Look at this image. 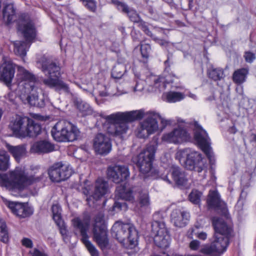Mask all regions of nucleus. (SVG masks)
Listing matches in <instances>:
<instances>
[{"instance_id":"nucleus-33","label":"nucleus","mask_w":256,"mask_h":256,"mask_svg":"<svg viewBox=\"0 0 256 256\" xmlns=\"http://www.w3.org/2000/svg\"><path fill=\"white\" fill-rule=\"evenodd\" d=\"M116 196L118 198L128 201H132L134 200L132 191L126 188L124 186H118L116 188Z\"/></svg>"},{"instance_id":"nucleus-32","label":"nucleus","mask_w":256,"mask_h":256,"mask_svg":"<svg viewBox=\"0 0 256 256\" xmlns=\"http://www.w3.org/2000/svg\"><path fill=\"white\" fill-rule=\"evenodd\" d=\"M16 9L12 4H6L2 9V15L6 20L8 24L12 23L15 20Z\"/></svg>"},{"instance_id":"nucleus-54","label":"nucleus","mask_w":256,"mask_h":256,"mask_svg":"<svg viewBox=\"0 0 256 256\" xmlns=\"http://www.w3.org/2000/svg\"><path fill=\"white\" fill-rule=\"evenodd\" d=\"M22 243L24 246L28 248H32L33 246V243L32 240L28 238H24L22 240Z\"/></svg>"},{"instance_id":"nucleus-56","label":"nucleus","mask_w":256,"mask_h":256,"mask_svg":"<svg viewBox=\"0 0 256 256\" xmlns=\"http://www.w3.org/2000/svg\"><path fill=\"white\" fill-rule=\"evenodd\" d=\"M53 215V219L56 224L60 226L62 224H64V222L62 220L61 214H54Z\"/></svg>"},{"instance_id":"nucleus-52","label":"nucleus","mask_w":256,"mask_h":256,"mask_svg":"<svg viewBox=\"0 0 256 256\" xmlns=\"http://www.w3.org/2000/svg\"><path fill=\"white\" fill-rule=\"evenodd\" d=\"M144 88V82L140 80L136 82V84L135 86L134 87V92H141Z\"/></svg>"},{"instance_id":"nucleus-12","label":"nucleus","mask_w":256,"mask_h":256,"mask_svg":"<svg viewBox=\"0 0 256 256\" xmlns=\"http://www.w3.org/2000/svg\"><path fill=\"white\" fill-rule=\"evenodd\" d=\"M152 234L154 236L155 244L162 248L169 246L170 236L162 220H154L152 222Z\"/></svg>"},{"instance_id":"nucleus-5","label":"nucleus","mask_w":256,"mask_h":256,"mask_svg":"<svg viewBox=\"0 0 256 256\" xmlns=\"http://www.w3.org/2000/svg\"><path fill=\"white\" fill-rule=\"evenodd\" d=\"M176 158L187 170L198 173L206 171V160L198 152L185 148L178 150L176 153Z\"/></svg>"},{"instance_id":"nucleus-55","label":"nucleus","mask_w":256,"mask_h":256,"mask_svg":"<svg viewBox=\"0 0 256 256\" xmlns=\"http://www.w3.org/2000/svg\"><path fill=\"white\" fill-rule=\"evenodd\" d=\"M200 246V242L198 240H193L190 243V248L191 250H198Z\"/></svg>"},{"instance_id":"nucleus-43","label":"nucleus","mask_w":256,"mask_h":256,"mask_svg":"<svg viewBox=\"0 0 256 256\" xmlns=\"http://www.w3.org/2000/svg\"><path fill=\"white\" fill-rule=\"evenodd\" d=\"M200 251L202 254L208 256H220V254L216 252V249L212 244L210 245L204 246Z\"/></svg>"},{"instance_id":"nucleus-14","label":"nucleus","mask_w":256,"mask_h":256,"mask_svg":"<svg viewBox=\"0 0 256 256\" xmlns=\"http://www.w3.org/2000/svg\"><path fill=\"white\" fill-rule=\"evenodd\" d=\"M146 116V119L141 123L140 128L138 130V136L139 138H145L156 132L158 128L157 121L158 117H160L158 114L153 112L145 113L143 118Z\"/></svg>"},{"instance_id":"nucleus-49","label":"nucleus","mask_w":256,"mask_h":256,"mask_svg":"<svg viewBox=\"0 0 256 256\" xmlns=\"http://www.w3.org/2000/svg\"><path fill=\"white\" fill-rule=\"evenodd\" d=\"M139 204L140 206H146L149 204V197L147 192L140 194Z\"/></svg>"},{"instance_id":"nucleus-18","label":"nucleus","mask_w":256,"mask_h":256,"mask_svg":"<svg viewBox=\"0 0 256 256\" xmlns=\"http://www.w3.org/2000/svg\"><path fill=\"white\" fill-rule=\"evenodd\" d=\"M30 118L27 116H17L14 120H12L9 128L13 132L14 134L18 138L26 137V128Z\"/></svg>"},{"instance_id":"nucleus-34","label":"nucleus","mask_w":256,"mask_h":256,"mask_svg":"<svg viewBox=\"0 0 256 256\" xmlns=\"http://www.w3.org/2000/svg\"><path fill=\"white\" fill-rule=\"evenodd\" d=\"M62 168V162L54 164L48 170V174L50 180L56 182H59L60 168Z\"/></svg>"},{"instance_id":"nucleus-61","label":"nucleus","mask_w":256,"mask_h":256,"mask_svg":"<svg viewBox=\"0 0 256 256\" xmlns=\"http://www.w3.org/2000/svg\"><path fill=\"white\" fill-rule=\"evenodd\" d=\"M196 236L200 240H205L207 238V234L204 232L198 233Z\"/></svg>"},{"instance_id":"nucleus-63","label":"nucleus","mask_w":256,"mask_h":256,"mask_svg":"<svg viewBox=\"0 0 256 256\" xmlns=\"http://www.w3.org/2000/svg\"><path fill=\"white\" fill-rule=\"evenodd\" d=\"M158 118L160 119L161 120V123H162V125L161 130H162V129H164L166 126L167 125L168 121L166 120H165L161 118L160 116V117H158Z\"/></svg>"},{"instance_id":"nucleus-27","label":"nucleus","mask_w":256,"mask_h":256,"mask_svg":"<svg viewBox=\"0 0 256 256\" xmlns=\"http://www.w3.org/2000/svg\"><path fill=\"white\" fill-rule=\"evenodd\" d=\"M207 204L208 208L223 209L225 210L224 204L222 202L220 196L217 191H210L207 200Z\"/></svg>"},{"instance_id":"nucleus-15","label":"nucleus","mask_w":256,"mask_h":256,"mask_svg":"<svg viewBox=\"0 0 256 256\" xmlns=\"http://www.w3.org/2000/svg\"><path fill=\"white\" fill-rule=\"evenodd\" d=\"M38 66L47 78H59L60 76V67L58 62L54 61L45 56L38 61Z\"/></svg>"},{"instance_id":"nucleus-57","label":"nucleus","mask_w":256,"mask_h":256,"mask_svg":"<svg viewBox=\"0 0 256 256\" xmlns=\"http://www.w3.org/2000/svg\"><path fill=\"white\" fill-rule=\"evenodd\" d=\"M30 253L32 256H48L47 254L44 252H41L36 248L34 250L33 252H30Z\"/></svg>"},{"instance_id":"nucleus-30","label":"nucleus","mask_w":256,"mask_h":256,"mask_svg":"<svg viewBox=\"0 0 256 256\" xmlns=\"http://www.w3.org/2000/svg\"><path fill=\"white\" fill-rule=\"evenodd\" d=\"M74 106L82 116L91 115L93 114V109L90 105L80 98L78 97L74 98Z\"/></svg>"},{"instance_id":"nucleus-7","label":"nucleus","mask_w":256,"mask_h":256,"mask_svg":"<svg viewBox=\"0 0 256 256\" xmlns=\"http://www.w3.org/2000/svg\"><path fill=\"white\" fill-rule=\"evenodd\" d=\"M52 136L57 142H73L78 139L80 132L71 122L60 120L56 124L51 130Z\"/></svg>"},{"instance_id":"nucleus-64","label":"nucleus","mask_w":256,"mask_h":256,"mask_svg":"<svg viewBox=\"0 0 256 256\" xmlns=\"http://www.w3.org/2000/svg\"><path fill=\"white\" fill-rule=\"evenodd\" d=\"M229 132L231 134H235L236 132V129L234 126H232L229 128Z\"/></svg>"},{"instance_id":"nucleus-3","label":"nucleus","mask_w":256,"mask_h":256,"mask_svg":"<svg viewBox=\"0 0 256 256\" xmlns=\"http://www.w3.org/2000/svg\"><path fill=\"white\" fill-rule=\"evenodd\" d=\"M18 30L23 35L26 41H16L14 43V51L16 54L24 57L30 43L36 38V32L33 22L26 14L21 15L18 22Z\"/></svg>"},{"instance_id":"nucleus-20","label":"nucleus","mask_w":256,"mask_h":256,"mask_svg":"<svg viewBox=\"0 0 256 256\" xmlns=\"http://www.w3.org/2000/svg\"><path fill=\"white\" fill-rule=\"evenodd\" d=\"M18 79L20 82H24L26 88L28 90L34 91L35 88V85L38 82V78L32 72L25 69L22 66L18 67Z\"/></svg>"},{"instance_id":"nucleus-39","label":"nucleus","mask_w":256,"mask_h":256,"mask_svg":"<svg viewBox=\"0 0 256 256\" xmlns=\"http://www.w3.org/2000/svg\"><path fill=\"white\" fill-rule=\"evenodd\" d=\"M166 100L169 102H176L184 99L185 96L180 92H169L166 94Z\"/></svg>"},{"instance_id":"nucleus-31","label":"nucleus","mask_w":256,"mask_h":256,"mask_svg":"<svg viewBox=\"0 0 256 256\" xmlns=\"http://www.w3.org/2000/svg\"><path fill=\"white\" fill-rule=\"evenodd\" d=\"M28 122L26 128V137L35 138L41 133V124L37 121L30 118Z\"/></svg>"},{"instance_id":"nucleus-10","label":"nucleus","mask_w":256,"mask_h":256,"mask_svg":"<svg viewBox=\"0 0 256 256\" xmlns=\"http://www.w3.org/2000/svg\"><path fill=\"white\" fill-rule=\"evenodd\" d=\"M194 140L206 156L212 168V166L215 164V158L212 148L210 146V139L206 131L197 122H194Z\"/></svg>"},{"instance_id":"nucleus-50","label":"nucleus","mask_w":256,"mask_h":256,"mask_svg":"<svg viewBox=\"0 0 256 256\" xmlns=\"http://www.w3.org/2000/svg\"><path fill=\"white\" fill-rule=\"evenodd\" d=\"M172 54L170 52L167 54V60L164 62V64L165 66V71L168 72L170 70V64H172Z\"/></svg>"},{"instance_id":"nucleus-25","label":"nucleus","mask_w":256,"mask_h":256,"mask_svg":"<svg viewBox=\"0 0 256 256\" xmlns=\"http://www.w3.org/2000/svg\"><path fill=\"white\" fill-rule=\"evenodd\" d=\"M15 73V66L12 63L6 64L2 67L0 80L8 86L11 85Z\"/></svg>"},{"instance_id":"nucleus-16","label":"nucleus","mask_w":256,"mask_h":256,"mask_svg":"<svg viewBox=\"0 0 256 256\" xmlns=\"http://www.w3.org/2000/svg\"><path fill=\"white\" fill-rule=\"evenodd\" d=\"M112 142L106 135L98 133L93 139V148L96 154L106 156L112 150Z\"/></svg>"},{"instance_id":"nucleus-38","label":"nucleus","mask_w":256,"mask_h":256,"mask_svg":"<svg viewBox=\"0 0 256 256\" xmlns=\"http://www.w3.org/2000/svg\"><path fill=\"white\" fill-rule=\"evenodd\" d=\"M0 240L6 244L9 240L8 232L4 220L0 218Z\"/></svg>"},{"instance_id":"nucleus-1","label":"nucleus","mask_w":256,"mask_h":256,"mask_svg":"<svg viewBox=\"0 0 256 256\" xmlns=\"http://www.w3.org/2000/svg\"><path fill=\"white\" fill-rule=\"evenodd\" d=\"M144 116V110H142L126 112H118L108 116L106 119L110 124L107 132L114 136L122 138V135L128 130V122L142 120Z\"/></svg>"},{"instance_id":"nucleus-2","label":"nucleus","mask_w":256,"mask_h":256,"mask_svg":"<svg viewBox=\"0 0 256 256\" xmlns=\"http://www.w3.org/2000/svg\"><path fill=\"white\" fill-rule=\"evenodd\" d=\"M43 174L38 176H26L24 170L16 168L8 174H0V185L9 190H23L26 186L42 180Z\"/></svg>"},{"instance_id":"nucleus-23","label":"nucleus","mask_w":256,"mask_h":256,"mask_svg":"<svg viewBox=\"0 0 256 256\" xmlns=\"http://www.w3.org/2000/svg\"><path fill=\"white\" fill-rule=\"evenodd\" d=\"M21 99L24 104H28L31 106H34L40 108H44L46 105V97L44 94L38 95L37 92L30 93L26 96H21Z\"/></svg>"},{"instance_id":"nucleus-24","label":"nucleus","mask_w":256,"mask_h":256,"mask_svg":"<svg viewBox=\"0 0 256 256\" xmlns=\"http://www.w3.org/2000/svg\"><path fill=\"white\" fill-rule=\"evenodd\" d=\"M8 207L14 214L20 218L28 217L33 214V210L22 203L10 202Z\"/></svg>"},{"instance_id":"nucleus-26","label":"nucleus","mask_w":256,"mask_h":256,"mask_svg":"<svg viewBox=\"0 0 256 256\" xmlns=\"http://www.w3.org/2000/svg\"><path fill=\"white\" fill-rule=\"evenodd\" d=\"M54 148V146L48 141L42 140L34 142L30 150L32 152L34 153L46 154L52 152Z\"/></svg>"},{"instance_id":"nucleus-37","label":"nucleus","mask_w":256,"mask_h":256,"mask_svg":"<svg viewBox=\"0 0 256 256\" xmlns=\"http://www.w3.org/2000/svg\"><path fill=\"white\" fill-rule=\"evenodd\" d=\"M248 73V70L244 68L236 70L232 76L233 81L237 84L244 82Z\"/></svg>"},{"instance_id":"nucleus-40","label":"nucleus","mask_w":256,"mask_h":256,"mask_svg":"<svg viewBox=\"0 0 256 256\" xmlns=\"http://www.w3.org/2000/svg\"><path fill=\"white\" fill-rule=\"evenodd\" d=\"M60 172V177L59 176V182L66 180L72 174V170L70 168L69 165L64 164L62 162Z\"/></svg>"},{"instance_id":"nucleus-9","label":"nucleus","mask_w":256,"mask_h":256,"mask_svg":"<svg viewBox=\"0 0 256 256\" xmlns=\"http://www.w3.org/2000/svg\"><path fill=\"white\" fill-rule=\"evenodd\" d=\"M90 220V216L85 214L82 219L80 217H76L72 219V224L74 228L80 231L82 236V240L84 244L92 256H98V252L94 244L88 240V230Z\"/></svg>"},{"instance_id":"nucleus-58","label":"nucleus","mask_w":256,"mask_h":256,"mask_svg":"<svg viewBox=\"0 0 256 256\" xmlns=\"http://www.w3.org/2000/svg\"><path fill=\"white\" fill-rule=\"evenodd\" d=\"M52 214H61V208L58 204H53L52 207Z\"/></svg>"},{"instance_id":"nucleus-48","label":"nucleus","mask_w":256,"mask_h":256,"mask_svg":"<svg viewBox=\"0 0 256 256\" xmlns=\"http://www.w3.org/2000/svg\"><path fill=\"white\" fill-rule=\"evenodd\" d=\"M151 51V46L149 44H140V52L142 57L147 59Z\"/></svg>"},{"instance_id":"nucleus-59","label":"nucleus","mask_w":256,"mask_h":256,"mask_svg":"<svg viewBox=\"0 0 256 256\" xmlns=\"http://www.w3.org/2000/svg\"><path fill=\"white\" fill-rule=\"evenodd\" d=\"M59 228H60V234L62 236H66L67 230L66 228V226L64 224H64H62L60 225V226H59Z\"/></svg>"},{"instance_id":"nucleus-4","label":"nucleus","mask_w":256,"mask_h":256,"mask_svg":"<svg viewBox=\"0 0 256 256\" xmlns=\"http://www.w3.org/2000/svg\"><path fill=\"white\" fill-rule=\"evenodd\" d=\"M212 226L214 230V240L211 243L216 252L221 256L226 250L232 236V229L222 218H214Z\"/></svg>"},{"instance_id":"nucleus-46","label":"nucleus","mask_w":256,"mask_h":256,"mask_svg":"<svg viewBox=\"0 0 256 256\" xmlns=\"http://www.w3.org/2000/svg\"><path fill=\"white\" fill-rule=\"evenodd\" d=\"M84 6L90 12H95L96 10V2L95 0H80Z\"/></svg>"},{"instance_id":"nucleus-35","label":"nucleus","mask_w":256,"mask_h":256,"mask_svg":"<svg viewBox=\"0 0 256 256\" xmlns=\"http://www.w3.org/2000/svg\"><path fill=\"white\" fill-rule=\"evenodd\" d=\"M6 147L9 152L17 161L19 160L26 154V150L24 146H12L7 144Z\"/></svg>"},{"instance_id":"nucleus-42","label":"nucleus","mask_w":256,"mask_h":256,"mask_svg":"<svg viewBox=\"0 0 256 256\" xmlns=\"http://www.w3.org/2000/svg\"><path fill=\"white\" fill-rule=\"evenodd\" d=\"M144 33L148 36L150 37L157 44H158L162 47H167L170 43L169 42L165 40L160 39L156 36L154 34L152 33V32L150 30V28H148V31H146Z\"/></svg>"},{"instance_id":"nucleus-28","label":"nucleus","mask_w":256,"mask_h":256,"mask_svg":"<svg viewBox=\"0 0 256 256\" xmlns=\"http://www.w3.org/2000/svg\"><path fill=\"white\" fill-rule=\"evenodd\" d=\"M170 172L176 184L178 186H184L187 182L185 172L178 166L172 165Z\"/></svg>"},{"instance_id":"nucleus-62","label":"nucleus","mask_w":256,"mask_h":256,"mask_svg":"<svg viewBox=\"0 0 256 256\" xmlns=\"http://www.w3.org/2000/svg\"><path fill=\"white\" fill-rule=\"evenodd\" d=\"M6 98L10 102H14V94L12 92H10L8 94Z\"/></svg>"},{"instance_id":"nucleus-8","label":"nucleus","mask_w":256,"mask_h":256,"mask_svg":"<svg viewBox=\"0 0 256 256\" xmlns=\"http://www.w3.org/2000/svg\"><path fill=\"white\" fill-rule=\"evenodd\" d=\"M104 218V214L98 212L94 218L92 230L94 240L102 251L110 248L108 232Z\"/></svg>"},{"instance_id":"nucleus-17","label":"nucleus","mask_w":256,"mask_h":256,"mask_svg":"<svg viewBox=\"0 0 256 256\" xmlns=\"http://www.w3.org/2000/svg\"><path fill=\"white\" fill-rule=\"evenodd\" d=\"M107 176L109 180L114 183L120 184L129 178L130 172L126 166L115 165L108 168Z\"/></svg>"},{"instance_id":"nucleus-47","label":"nucleus","mask_w":256,"mask_h":256,"mask_svg":"<svg viewBox=\"0 0 256 256\" xmlns=\"http://www.w3.org/2000/svg\"><path fill=\"white\" fill-rule=\"evenodd\" d=\"M166 84L165 78L163 77H159L154 80V86L158 88L159 90H164L166 88Z\"/></svg>"},{"instance_id":"nucleus-45","label":"nucleus","mask_w":256,"mask_h":256,"mask_svg":"<svg viewBox=\"0 0 256 256\" xmlns=\"http://www.w3.org/2000/svg\"><path fill=\"white\" fill-rule=\"evenodd\" d=\"M202 193L197 190H192L188 196L189 200L194 204L200 203Z\"/></svg>"},{"instance_id":"nucleus-51","label":"nucleus","mask_w":256,"mask_h":256,"mask_svg":"<svg viewBox=\"0 0 256 256\" xmlns=\"http://www.w3.org/2000/svg\"><path fill=\"white\" fill-rule=\"evenodd\" d=\"M246 61L247 62L251 63L256 58V56L254 54L250 52H244V56Z\"/></svg>"},{"instance_id":"nucleus-19","label":"nucleus","mask_w":256,"mask_h":256,"mask_svg":"<svg viewBox=\"0 0 256 256\" xmlns=\"http://www.w3.org/2000/svg\"><path fill=\"white\" fill-rule=\"evenodd\" d=\"M108 188V183L102 178H98L96 182L94 192H90V186H88L82 188V193L86 196H90L87 200H90L92 198L98 200L106 193Z\"/></svg>"},{"instance_id":"nucleus-41","label":"nucleus","mask_w":256,"mask_h":256,"mask_svg":"<svg viewBox=\"0 0 256 256\" xmlns=\"http://www.w3.org/2000/svg\"><path fill=\"white\" fill-rule=\"evenodd\" d=\"M126 72V68L124 65L120 64L114 66L112 72V76L115 79L120 78Z\"/></svg>"},{"instance_id":"nucleus-11","label":"nucleus","mask_w":256,"mask_h":256,"mask_svg":"<svg viewBox=\"0 0 256 256\" xmlns=\"http://www.w3.org/2000/svg\"><path fill=\"white\" fill-rule=\"evenodd\" d=\"M156 151L155 146L148 145L140 154L132 157V162L136 166L141 173L147 174L152 168Z\"/></svg>"},{"instance_id":"nucleus-36","label":"nucleus","mask_w":256,"mask_h":256,"mask_svg":"<svg viewBox=\"0 0 256 256\" xmlns=\"http://www.w3.org/2000/svg\"><path fill=\"white\" fill-rule=\"evenodd\" d=\"M207 75L210 79L215 82L220 80L224 78V72L222 68H215L213 66L208 69Z\"/></svg>"},{"instance_id":"nucleus-21","label":"nucleus","mask_w":256,"mask_h":256,"mask_svg":"<svg viewBox=\"0 0 256 256\" xmlns=\"http://www.w3.org/2000/svg\"><path fill=\"white\" fill-rule=\"evenodd\" d=\"M190 138V134L186 129L179 128L164 134L162 139L168 142L180 144L184 141L188 140Z\"/></svg>"},{"instance_id":"nucleus-44","label":"nucleus","mask_w":256,"mask_h":256,"mask_svg":"<svg viewBox=\"0 0 256 256\" xmlns=\"http://www.w3.org/2000/svg\"><path fill=\"white\" fill-rule=\"evenodd\" d=\"M9 156L6 154H0V170H6L9 168Z\"/></svg>"},{"instance_id":"nucleus-13","label":"nucleus","mask_w":256,"mask_h":256,"mask_svg":"<svg viewBox=\"0 0 256 256\" xmlns=\"http://www.w3.org/2000/svg\"><path fill=\"white\" fill-rule=\"evenodd\" d=\"M114 4L116 5L117 8L119 10L127 14V16L131 22L137 24L138 26L144 32L146 31H148V28H150L149 26H152L153 29L156 30L158 31L162 30L161 28L156 26H154L144 21L138 14L136 10L130 8L126 4L118 0H116Z\"/></svg>"},{"instance_id":"nucleus-53","label":"nucleus","mask_w":256,"mask_h":256,"mask_svg":"<svg viewBox=\"0 0 256 256\" xmlns=\"http://www.w3.org/2000/svg\"><path fill=\"white\" fill-rule=\"evenodd\" d=\"M127 207V205L126 202H116L113 206V208L114 210L118 208L120 210H122L123 208L126 209Z\"/></svg>"},{"instance_id":"nucleus-6","label":"nucleus","mask_w":256,"mask_h":256,"mask_svg":"<svg viewBox=\"0 0 256 256\" xmlns=\"http://www.w3.org/2000/svg\"><path fill=\"white\" fill-rule=\"evenodd\" d=\"M112 234L126 248L132 249L138 244V232L130 224L116 222L112 228Z\"/></svg>"},{"instance_id":"nucleus-29","label":"nucleus","mask_w":256,"mask_h":256,"mask_svg":"<svg viewBox=\"0 0 256 256\" xmlns=\"http://www.w3.org/2000/svg\"><path fill=\"white\" fill-rule=\"evenodd\" d=\"M42 82L46 86L50 88H56V90H62L65 92H69V87L67 84L63 81L58 79L56 78H44L42 80Z\"/></svg>"},{"instance_id":"nucleus-22","label":"nucleus","mask_w":256,"mask_h":256,"mask_svg":"<svg viewBox=\"0 0 256 256\" xmlns=\"http://www.w3.org/2000/svg\"><path fill=\"white\" fill-rule=\"evenodd\" d=\"M190 215L186 211L178 209L174 210L170 214V221L174 225L178 228L184 227L190 220Z\"/></svg>"},{"instance_id":"nucleus-60","label":"nucleus","mask_w":256,"mask_h":256,"mask_svg":"<svg viewBox=\"0 0 256 256\" xmlns=\"http://www.w3.org/2000/svg\"><path fill=\"white\" fill-rule=\"evenodd\" d=\"M246 194L244 192V191H242L240 195V196L239 200H238V202H237V206H238L239 204H242L243 202L244 199V197L246 196Z\"/></svg>"}]
</instances>
